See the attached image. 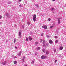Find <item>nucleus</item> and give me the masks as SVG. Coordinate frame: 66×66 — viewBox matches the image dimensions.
<instances>
[{"label": "nucleus", "instance_id": "72a5a7b5", "mask_svg": "<svg viewBox=\"0 0 66 66\" xmlns=\"http://www.w3.org/2000/svg\"><path fill=\"white\" fill-rule=\"evenodd\" d=\"M65 66H66V65H65Z\"/></svg>", "mask_w": 66, "mask_h": 66}, {"label": "nucleus", "instance_id": "423d86ee", "mask_svg": "<svg viewBox=\"0 0 66 66\" xmlns=\"http://www.w3.org/2000/svg\"><path fill=\"white\" fill-rule=\"evenodd\" d=\"M49 43L51 44H52V43H53L52 41V40L51 39L49 40Z\"/></svg>", "mask_w": 66, "mask_h": 66}, {"label": "nucleus", "instance_id": "6e6552de", "mask_svg": "<svg viewBox=\"0 0 66 66\" xmlns=\"http://www.w3.org/2000/svg\"><path fill=\"white\" fill-rule=\"evenodd\" d=\"M13 63L14 64H17V62L16 61H15L13 62Z\"/></svg>", "mask_w": 66, "mask_h": 66}, {"label": "nucleus", "instance_id": "6ab92c4d", "mask_svg": "<svg viewBox=\"0 0 66 66\" xmlns=\"http://www.w3.org/2000/svg\"><path fill=\"white\" fill-rule=\"evenodd\" d=\"M34 61H32L31 62V64H34Z\"/></svg>", "mask_w": 66, "mask_h": 66}, {"label": "nucleus", "instance_id": "5701e85b", "mask_svg": "<svg viewBox=\"0 0 66 66\" xmlns=\"http://www.w3.org/2000/svg\"><path fill=\"white\" fill-rule=\"evenodd\" d=\"M56 62H57V60H56L55 61V63H56Z\"/></svg>", "mask_w": 66, "mask_h": 66}, {"label": "nucleus", "instance_id": "f03ea898", "mask_svg": "<svg viewBox=\"0 0 66 66\" xmlns=\"http://www.w3.org/2000/svg\"><path fill=\"white\" fill-rule=\"evenodd\" d=\"M46 57H47V56H44L43 55H42L41 57V58L42 59H45V58Z\"/></svg>", "mask_w": 66, "mask_h": 66}, {"label": "nucleus", "instance_id": "9b49d317", "mask_svg": "<svg viewBox=\"0 0 66 66\" xmlns=\"http://www.w3.org/2000/svg\"><path fill=\"white\" fill-rule=\"evenodd\" d=\"M49 53V52L48 51H46V54H48Z\"/></svg>", "mask_w": 66, "mask_h": 66}, {"label": "nucleus", "instance_id": "f257e3e1", "mask_svg": "<svg viewBox=\"0 0 66 66\" xmlns=\"http://www.w3.org/2000/svg\"><path fill=\"white\" fill-rule=\"evenodd\" d=\"M33 20L35 22L36 21V14H34L33 16Z\"/></svg>", "mask_w": 66, "mask_h": 66}, {"label": "nucleus", "instance_id": "7ed1b4c3", "mask_svg": "<svg viewBox=\"0 0 66 66\" xmlns=\"http://www.w3.org/2000/svg\"><path fill=\"white\" fill-rule=\"evenodd\" d=\"M42 28H44V29H47V26L46 25H44L42 26Z\"/></svg>", "mask_w": 66, "mask_h": 66}, {"label": "nucleus", "instance_id": "1a4fd4ad", "mask_svg": "<svg viewBox=\"0 0 66 66\" xmlns=\"http://www.w3.org/2000/svg\"><path fill=\"white\" fill-rule=\"evenodd\" d=\"M58 24H60V23L61 22H60V20H58Z\"/></svg>", "mask_w": 66, "mask_h": 66}, {"label": "nucleus", "instance_id": "c756f323", "mask_svg": "<svg viewBox=\"0 0 66 66\" xmlns=\"http://www.w3.org/2000/svg\"><path fill=\"white\" fill-rule=\"evenodd\" d=\"M15 49H17V47H16V46H15Z\"/></svg>", "mask_w": 66, "mask_h": 66}, {"label": "nucleus", "instance_id": "bb28decb", "mask_svg": "<svg viewBox=\"0 0 66 66\" xmlns=\"http://www.w3.org/2000/svg\"><path fill=\"white\" fill-rule=\"evenodd\" d=\"M45 41H44L43 42V44H44V43H45Z\"/></svg>", "mask_w": 66, "mask_h": 66}, {"label": "nucleus", "instance_id": "a878e982", "mask_svg": "<svg viewBox=\"0 0 66 66\" xmlns=\"http://www.w3.org/2000/svg\"><path fill=\"white\" fill-rule=\"evenodd\" d=\"M54 10V8H52V10Z\"/></svg>", "mask_w": 66, "mask_h": 66}, {"label": "nucleus", "instance_id": "393cba45", "mask_svg": "<svg viewBox=\"0 0 66 66\" xmlns=\"http://www.w3.org/2000/svg\"><path fill=\"white\" fill-rule=\"evenodd\" d=\"M53 27V26H51L50 27L51 29V28H52Z\"/></svg>", "mask_w": 66, "mask_h": 66}, {"label": "nucleus", "instance_id": "4be33fe9", "mask_svg": "<svg viewBox=\"0 0 66 66\" xmlns=\"http://www.w3.org/2000/svg\"><path fill=\"white\" fill-rule=\"evenodd\" d=\"M42 39H40V43H41V42H42Z\"/></svg>", "mask_w": 66, "mask_h": 66}, {"label": "nucleus", "instance_id": "2f4dec72", "mask_svg": "<svg viewBox=\"0 0 66 66\" xmlns=\"http://www.w3.org/2000/svg\"><path fill=\"white\" fill-rule=\"evenodd\" d=\"M55 0H53L52 1H54Z\"/></svg>", "mask_w": 66, "mask_h": 66}, {"label": "nucleus", "instance_id": "aec40b11", "mask_svg": "<svg viewBox=\"0 0 66 66\" xmlns=\"http://www.w3.org/2000/svg\"><path fill=\"white\" fill-rule=\"evenodd\" d=\"M48 21H50V20H51V19L50 18H48Z\"/></svg>", "mask_w": 66, "mask_h": 66}, {"label": "nucleus", "instance_id": "cd10ccee", "mask_svg": "<svg viewBox=\"0 0 66 66\" xmlns=\"http://www.w3.org/2000/svg\"><path fill=\"white\" fill-rule=\"evenodd\" d=\"M41 36H43V34H42L41 35Z\"/></svg>", "mask_w": 66, "mask_h": 66}, {"label": "nucleus", "instance_id": "f3484780", "mask_svg": "<svg viewBox=\"0 0 66 66\" xmlns=\"http://www.w3.org/2000/svg\"><path fill=\"white\" fill-rule=\"evenodd\" d=\"M57 42H58V40H56L55 43H57Z\"/></svg>", "mask_w": 66, "mask_h": 66}, {"label": "nucleus", "instance_id": "ddd939ff", "mask_svg": "<svg viewBox=\"0 0 66 66\" xmlns=\"http://www.w3.org/2000/svg\"><path fill=\"white\" fill-rule=\"evenodd\" d=\"M28 39H29L27 37L26 38V40H27V41H28Z\"/></svg>", "mask_w": 66, "mask_h": 66}, {"label": "nucleus", "instance_id": "0eeeda50", "mask_svg": "<svg viewBox=\"0 0 66 66\" xmlns=\"http://www.w3.org/2000/svg\"><path fill=\"white\" fill-rule=\"evenodd\" d=\"M63 46H61L60 47V50H63Z\"/></svg>", "mask_w": 66, "mask_h": 66}, {"label": "nucleus", "instance_id": "39448f33", "mask_svg": "<svg viewBox=\"0 0 66 66\" xmlns=\"http://www.w3.org/2000/svg\"><path fill=\"white\" fill-rule=\"evenodd\" d=\"M28 38H29V40H30V41L31 40H32V39H33L32 38H31V36H29Z\"/></svg>", "mask_w": 66, "mask_h": 66}, {"label": "nucleus", "instance_id": "c85d7f7f", "mask_svg": "<svg viewBox=\"0 0 66 66\" xmlns=\"http://www.w3.org/2000/svg\"><path fill=\"white\" fill-rule=\"evenodd\" d=\"M19 6L20 7H21V5H20Z\"/></svg>", "mask_w": 66, "mask_h": 66}, {"label": "nucleus", "instance_id": "b1692460", "mask_svg": "<svg viewBox=\"0 0 66 66\" xmlns=\"http://www.w3.org/2000/svg\"><path fill=\"white\" fill-rule=\"evenodd\" d=\"M2 18V16H0V19H1Z\"/></svg>", "mask_w": 66, "mask_h": 66}, {"label": "nucleus", "instance_id": "7c9ffc66", "mask_svg": "<svg viewBox=\"0 0 66 66\" xmlns=\"http://www.w3.org/2000/svg\"><path fill=\"white\" fill-rule=\"evenodd\" d=\"M21 0H19V1H20V2H21Z\"/></svg>", "mask_w": 66, "mask_h": 66}, {"label": "nucleus", "instance_id": "9d476101", "mask_svg": "<svg viewBox=\"0 0 66 66\" xmlns=\"http://www.w3.org/2000/svg\"><path fill=\"white\" fill-rule=\"evenodd\" d=\"M22 52H21V51H20V52L18 54V55H20L21 54Z\"/></svg>", "mask_w": 66, "mask_h": 66}, {"label": "nucleus", "instance_id": "a211bd4d", "mask_svg": "<svg viewBox=\"0 0 66 66\" xmlns=\"http://www.w3.org/2000/svg\"><path fill=\"white\" fill-rule=\"evenodd\" d=\"M27 24H30V22H27Z\"/></svg>", "mask_w": 66, "mask_h": 66}, {"label": "nucleus", "instance_id": "4468645a", "mask_svg": "<svg viewBox=\"0 0 66 66\" xmlns=\"http://www.w3.org/2000/svg\"><path fill=\"white\" fill-rule=\"evenodd\" d=\"M38 44V43L37 42H36L35 43V45H37V44Z\"/></svg>", "mask_w": 66, "mask_h": 66}, {"label": "nucleus", "instance_id": "473e14b6", "mask_svg": "<svg viewBox=\"0 0 66 66\" xmlns=\"http://www.w3.org/2000/svg\"><path fill=\"white\" fill-rule=\"evenodd\" d=\"M25 66H28V65H26Z\"/></svg>", "mask_w": 66, "mask_h": 66}, {"label": "nucleus", "instance_id": "20e7f679", "mask_svg": "<svg viewBox=\"0 0 66 66\" xmlns=\"http://www.w3.org/2000/svg\"><path fill=\"white\" fill-rule=\"evenodd\" d=\"M2 64L3 65H5L6 64V61H4V62H2Z\"/></svg>", "mask_w": 66, "mask_h": 66}, {"label": "nucleus", "instance_id": "f8f14e48", "mask_svg": "<svg viewBox=\"0 0 66 66\" xmlns=\"http://www.w3.org/2000/svg\"><path fill=\"white\" fill-rule=\"evenodd\" d=\"M40 47H39L37 48V49L38 50H40Z\"/></svg>", "mask_w": 66, "mask_h": 66}, {"label": "nucleus", "instance_id": "2eb2a0df", "mask_svg": "<svg viewBox=\"0 0 66 66\" xmlns=\"http://www.w3.org/2000/svg\"><path fill=\"white\" fill-rule=\"evenodd\" d=\"M16 42V38H15L14 40V43H15Z\"/></svg>", "mask_w": 66, "mask_h": 66}, {"label": "nucleus", "instance_id": "dca6fc26", "mask_svg": "<svg viewBox=\"0 0 66 66\" xmlns=\"http://www.w3.org/2000/svg\"><path fill=\"white\" fill-rule=\"evenodd\" d=\"M20 35H21V32H19V36H20Z\"/></svg>", "mask_w": 66, "mask_h": 66}, {"label": "nucleus", "instance_id": "412c9836", "mask_svg": "<svg viewBox=\"0 0 66 66\" xmlns=\"http://www.w3.org/2000/svg\"><path fill=\"white\" fill-rule=\"evenodd\" d=\"M55 37L56 38H58V37H57V36H55Z\"/></svg>", "mask_w": 66, "mask_h": 66}]
</instances>
